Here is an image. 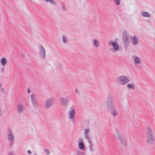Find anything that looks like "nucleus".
I'll return each instance as SVG.
<instances>
[{
    "label": "nucleus",
    "instance_id": "nucleus-1",
    "mask_svg": "<svg viewBox=\"0 0 155 155\" xmlns=\"http://www.w3.org/2000/svg\"><path fill=\"white\" fill-rule=\"evenodd\" d=\"M129 79L126 76L121 75L117 78V83L119 84L123 85L125 84L129 81Z\"/></svg>",
    "mask_w": 155,
    "mask_h": 155
},
{
    "label": "nucleus",
    "instance_id": "nucleus-2",
    "mask_svg": "<svg viewBox=\"0 0 155 155\" xmlns=\"http://www.w3.org/2000/svg\"><path fill=\"white\" fill-rule=\"evenodd\" d=\"M108 43L110 46L112 47L111 50L113 52H115L119 50V46L117 42L110 40L109 41Z\"/></svg>",
    "mask_w": 155,
    "mask_h": 155
},
{
    "label": "nucleus",
    "instance_id": "nucleus-3",
    "mask_svg": "<svg viewBox=\"0 0 155 155\" xmlns=\"http://www.w3.org/2000/svg\"><path fill=\"white\" fill-rule=\"evenodd\" d=\"M78 147L79 150L84 151L86 150V147L83 142V139L80 137L78 140Z\"/></svg>",
    "mask_w": 155,
    "mask_h": 155
},
{
    "label": "nucleus",
    "instance_id": "nucleus-4",
    "mask_svg": "<svg viewBox=\"0 0 155 155\" xmlns=\"http://www.w3.org/2000/svg\"><path fill=\"white\" fill-rule=\"evenodd\" d=\"M75 110L72 107L70 108L68 112V118L69 120L73 121L75 118Z\"/></svg>",
    "mask_w": 155,
    "mask_h": 155
},
{
    "label": "nucleus",
    "instance_id": "nucleus-5",
    "mask_svg": "<svg viewBox=\"0 0 155 155\" xmlns=\"http://www.w3.org/2000/svg\"><path fill=\"white\" fill-rule=\"evenodd\" d=\"M107 106L108 110L115 107L113 98L110 96L108 97L107 99Z\"/></svg>",
    "mask_w": 155,
    "mask_h": 155
},
{
    "label": "nucleus",
    "instance_id": "nucleus-6",
    "mask_svg": "<svg viewBox=\"0 0 155 155\" xmlns=\"http://www.w3.org/2000/svg\"><path fill=\"white\" fill-rule=\"evenodd\" d=\"M31 98L34 108L35 109L38 108L39 107L37 101L36 100V98L35 95L32 94L31 95Z\"/></svg>",
    "mask_w": 155,
    "mask_h": 155
},
{
    "label": "nucleus",
    "instance_id": "nucleus-7",
    "mask_svg": "<svg viewBox=\"0 0 155 155\" xmlns=\"http://www.w3.org/2000/svg\"><path fill=\"white\" fill-rule=\"evenodd\" d=\"M54 99L53 98H51L47 100L45 102V108L48 109L52 106L54 103Z\"/></svg>",
    "mask_w": 155,
    "mask_h": 155
},
{
    "label": "nucleus",
    "instance_id": "nucleus-8",
    "mask_svg": "<svg viewBox=\"0 0 155 155\" xmlns=\"http://www.w3.org/2000/svg\"><path fill=\"white\" fill-rule=\"evenodd\" d=\"M39 54L41 58L43 59H45V58L46 54L45 49L44 47L40 45L39 46Z\"/></svg>",
    "mask_w": 155,
    "mask_h": 155
},
{
    "label": "nucleus",
    "instance_id": "nucleus-9",
    "mask_svg": "<svg viewBox=\"0 0 155 155\" xmlns=\"http://www.w3.org/2000/svg\"><path fill=\"white\" fill-rule=\"evenodd\" d=\"M146 140L148 144L151 145L154 143L155 142L154 135L146 136Z\"/></svg>",
    "mask_w": 155,
    "mask_h": 155
},
{
    "label": "nucleus",
    "instance_id": "nucleus-10",
    "mask_svg": "<svg viewBox=\"0 0 155 155\" xmlns=\"http://www.w3.org/2000/svg\"><path fill=\"white\" fill-rule=\"evenodd\" d=\"M117 137L119 140L120 141L121 145L123 146L126 145V141L124 136L120 133H118Z\"/></svg>",
    "mask_w": 155,
    "mask_h": 155
},
{
    "label": "nucleus",
    "instance_id": "nucleus-11",
    "mask_svg": "<svg viewBox=\"0 0 155 155\" xmlns=\"http://www.w3.org/2000/svg\"><path fill=\"white\" fill-rule=\"evenodd\" d=\"M108 110L110 111L111 114L113 117H115L118 114L117 110L115 108V107L110 109H108Z\"/></svg>",
    "mask_w": 155,
    "mask_h": 155
},
{
    "label": "nucleus",
    "instance_id": "nucleus-12",
    "mask_svg": "<svg viewBox=\"0 0 155 155\" xmlns=\"http://www.w3.org/2000/svg\"><path fill=\"white\" fill-rule=\"evenodd\" d=\"M123 40L126 46H128L130 41L128 36L126 35H124L123 37Z\"/></svg>",
    "mask_w": 155,
    "mask_h": 155
},
{
    "label": "nucleus",
    "instance_id": "nucleus-13",
    "mask_svg": "<svg viewBox=\"0 0 155 155\" xmlns=\"http://www.w3.org/2000/svg\"><path fill=\"white\" fill-rule=\"evenodd\" d=\"M130 38L132 43L135 45H137L138 42V38L135 35L133 36H130Z\"/></svg>",
    "mask_w": 155,
    "mask_h": 155
},
{
    "label": "nucleus",
    "instance_id": "nucleus-14",
    "mask_svg": "<svg viewBox=\"0 0 155 155\" xmlns=\"http://www.w3.org/2000/svg\"><path fill=\"white\" fill-rule=\"evenodd\" d=\"M93 46L96 48H99L101 44L99 40L97 38H95L93 40Z\"/></svg>",
    "mask_w": 155,
    "mask_h": 155
},
{
    "label": "nucleus",
    "instance_id": "nucleus-15",
    "mask_svg": "<svg viewBox=\"0 0 155 155\" xmlns=\"http://www.w3.org/2000/svg\"><path fill=\"white\" fill-rule=\"evenodd\" d=\"M132 58L134 60V64H141V60L140 58L136 56H134L132 57Z\"/></svg>",
    "mask_w": 155,
    "mask_h": 155
},
{
    "label": "nucleus",
    "instance_id": "nucleus-16",
    "mask_svg": "<svg viewBox=\"0 0 155 155\" xmlns=\"http://www.w3.org/2000/svg\"><path fill=\"white\" fill-rule=\"evenodd\" d=\"M69 98L62 97L59 99L60 102L63 104H67L69 101Z\"/></svg>",
    "mask_w": 155,
    "mask_h": 155
},
{
    "label": "nucleus",
    "instance_id": "nucleus-17",
    "mask_svg": "<svg viewBox=\"0 0 155 155\" xmlns=\"http://www.w3.org/2000/svg\"><path fill=\"white\" fill-rule=\"evenodd\" d=\"M140 15L142 17L150 18L151 17V15L148 12H146L143 11L140 13Z\"/></svg>",
    "mask_w": 155,
    "mask_h": 155
},
{
    "label": "nucleus",
    "instance_id": "nucleus-18",
    "mask_svg": "<svg viewBox=\"0 0 155 155\" xmlns=\"http://www.w3.org/2000/svg\"><path fill=\"white\" fill-rule=\"evenodd\" d=\"M17 111L19 113H21L23 111V106L21 104H17Z\"/></svg>",
    "mask_w": 155,
    "mask_h": 155
},
{
    "label": "nucleus",
    "instance_id": "nucleus-19",
    "mask_svg": "<svg viewBox=\"0 0 155 155\" xmlns=\"http://www.w3.org/2000/svg\"><path fill=\"white\" fill-rule=\"evenodd\" d=\"M146 136L154 135L152 130L150 127H148L146 129Z\"/></svg>",
    "mask_w": 155,
    "mask_h": 155
},
{
    "label": "nucleus",
    "instance_id": "nucleus-20",
    "mask_svg": "<svg viewBox=\"0 0 155 155\" xmlns=\"http://www.w3.org/2000/svg\"><path fill=\"white\" fill-rule=\"evenodd\" d=\"M127 87L128 89L133 90L135 88L134 84L133 83H128L127 84Z\"/></svg>",
    "mask_w": 155,
    "mask_h": 155
},
{
    "label": "nucleus",
    "instance_id": "nucleus-21",
    "mask_svg": "<svg viewBox=\"0 0 155 155\" xmlns=\"http://www.w3.org/2000/svg\"><path fill=\"white\" fill-rule=\"evenodd\" d=\"M88 143L90 150L91 152H93L94 151V146L92 141H91L88 142Z\"/></svg>",
    "mask_w": 155,
    "mask_h": 155
},
{
    "label": "nucleus",
    "instance_id": "nucleus-22",
    "mask_svg": "<svg viewBox=\"0 0 155 155\" xmlns=\"http://www.w3.org/2000/svg\"><path fill=\"white\" fill-rule=\"evenodd\" d=\"M82 150H79L78 149H76V155H85V153L83 152Z\"/></svg>",
    "mask_w": 155,
    "mask_h": 155
},
{
    "label": "nucleus",
    "instance_id": "nucleus-23",
    "mask_svg": "<svg viewBox=\"0 0 155 155\" xmlns=\"http://www.w3.org/2000/svg\"><path fill=\"white\" fill-rule=\"evenodd\" d=\"M84 135L85 139L87 140L88 142L92 141L90 137L89 134H84Z\"/></svg>",
    "mask_w": 155,
    "mask_h": 155
},
{
    "label": "nucleus",
    "instance_id": "nucleus-24",
    "mask_svg": "<svg viewBox=\"0 0 155 155\" xmlns=\"http://www.w3.org/2000/svg\"><path fill=\"white\" fill-rule=\"evenodd\" d=\"M62 41L64 43L66 44L67 43L68 39L66 36H63L62 37Z\"/></svg>",
    "mask_w": 155,
    "mask_h": 155
},
{
    "label": "nucleus",
    "instance_id": "nucleus-25",
    "mask_svg": "<svg viewBox=\"0 0 155 155\" xmlns=\"http://www.w3.org/2000/svg\"><path fill=\"white\" fill-rule=\"evenodd\" d=\"M6 62L7 60L4 58H2L1 60V63L2 65H4Z\"/></svg>",
    "mask_w": 155,
    "mask_h": 155
},
{
    "label": "nucleus",
    "instance_id": "nucleus-26",
    "mask_svg": "<svg viewBox=\"0 0 155 155\" xmlns=\"http://www.w3.org/2000/svg\"><path fill=\"white\" fill-rule=\"evenodd\" d=\"M43 151L46 155H49L50 153V151L46 148H45L44 149Z\"/></svg>",
    "mask_w": 155,
    "mask_h": 155
},
{
    "label": "nucleus",
    "instance_id": "nucleus-27",
    "mask_svg": "<svg viewBox=\"0 0 155 155\" xmlns=\"http://www.w3.org/2000/svg\"><path fill=\"white\" fill-rule=\"evenodd\" d=\"M115 4L119 5L120 3V0H113Z\"/></svg>",
    "mask_w": 155,
    "mask_h": 155
},
{
    "label": "nucleus",
    "instance_id": "nucleus-28",
    "mask_svg": "<svg viewBox=\"0 0 155 155\" xmlns=\"http://www.w3.org/2000/svg\"><path fill=\"white\" fill-rule=\"evenodd\" d=\"M0 88L1 89V92L4 93H5L6 92V90L5 89H4L3 88H2L1 86V84H0Z\"/></svg>",
    "mask_w": 155,
    "mask_h": 155
},
{
    "label": "nucleus",
    "instance_id": "nucleus-29",
    "mask_svg": "<svg viewBox=\"0 0 155 155\" xmlns=\"http://www.w3.org/2000/svg\"><path fill=\"white\" fill-rule=\"evenodd\" d=\"M14 140L13 134L10 132V141H13Z\"/></svg>",
    "mask_w": 155,
    "mask_h": 155
},
{
    "label": "nucleus",
    "instance_id": "nucleus-30",
    "mask_svg": "<svg viewBox=\"0 0 155 155\" xmlns=\"http://www.w3.org/2000/svg\"><path fill=\"white\" fill-rule=\"evenodd\" d=\"M89 132L90 129L88 128L86 129L84 131V134H89Z\"/></svg>",
    "mask_w": 155,
    "mask_h": 155
},
{
    "label": "nucleus",
    "instance_id": "nucleus-31",
    "mask_svg": "<svg viewBox=\"0 0 155 155\" xmlns=\"http://www.w3.org/2000/svg\"><path fill=\"white\" fill-rule=\"evenodd\" d=\"M48 2L52 5H55V2L53 0H49Z\"/></svg>",
    "mask_w": 155,
    "mask_h": 155
},
{
    "label": "nucleus",
    "instance_id": "nucleus-32",
    "mask_svg": "<svg viewBox=\"0 0 155 155\" xmlns=\"http://www.w3.org/2000/svg\"><path fill=\"white\" fill-rule=\"evenodd\" d=\"M61 8L63 11H66L67 10V9L65 7V4L64 3H63V6L61 7Z\"/></svg>",
    "mask_w": 155,
    "mask_h": 155
},
{
    "label": "nucleus",
    "instance_id": "nucleus-33",
    "mask_svg": "<svg viewBox=\"0 0 155 155\" xmlns=\"http://www.w3.org/2000/svg\"><path fill=\"white\" fill-rule=\"evenodd\" d=\"M84 125H88L89 124V121L88 120H85L84 121Z\"/></svg>",
    "mask_w": 155,
    "mask_h": 155
},
{
    "label": "nucleus",
    "instance_id": "nucleus-34",
    "mask_svg": "<svg viewBox=\"0 0 155 155\" xmlns=\"http://www.w3.org/2000/svg\"><path fill=\"white\" fill-rule=\"evenodd\" d=\"M101 105L102 107L103 108H105L106 107V105L105 104V103H102L101 104Z\"/></svg>",
    "mask_w": 155,
    "mask_h": 155
},
{
    "label": "nucleus",
    "instance_id": "nucleus-35",
    "mask_svg": "<svg viewBox=\"0 0 155 155\" xmlns=\"http://www.w3.org/2000/svg\"><path fill=\"white\" fill-rule=\"evenodd\" d=\"M27 153H28V154H31V151H30V150H28L27 151Z\"/></svg>",
    "mask_w": 155,
    "mask_h": 155
},
{
    "label": "nucleus",
    "instance_id": "nucleus-36",
    "mask_svg": "<svg viewBox=\"0 0 155 155\" xmlns=\"http://www.w3.org/2000/svg\"><path fill=\"white\" fill-rule=\"evenodd\" d=\"M1 71L2 72H3L4 71V68H2L1 69Z\"/></svg>",
    "mask_w": 155,
    "mask_h": 155
},
{
    "label": "nucleus",
    "instance_id": "nucleus-37",
    "mask_svg": "<svg viewBox=\"0 0 155 155\" xmlns=\"http://www.w3.org/2000/svg\"><path fill=\"white\" fill-rule=\"evenodd\" d=\"M13 141H12L11 142H10V146H12V145L13 144Z\"/></svg>",
    "mask_w": 155,
    "mask_h": 155
},
{
    "label": "nucleus",
    "instance_id": "nucleus-38",
    "mask_svg": "<svg viewBox=\"0 0 155 155\" xmlns=\"http://www.w3.org/2000/svg\"><path fill=\"white\" fill-rule=\"evenodd\" d=\"M9 136H10V134H8V140H10V137H9Z\"/></svg>",
    "mask_w": 155,
    "mask_h": 155
},
{
    "label": "nucleus",
    "instance_id": "nucleus-39",
    "mask_svg": "<svg viewBox=\"0 0 155 155\" xmlns=\"http://www.w3.org/2000/svg\"><path fill=\"white\" fill-rule=\"evenodd\" d=\"M30 92V90L29 88L28 89V93H29Z\"/></svg>",
    "mask_w": 155,
    "mask_h": 155
},
{
    "label": "nucleus",
    "instance_id": "nucleus-40",
    "mask_svg": "<svg viewBox=\"0 0 155 155\" xmlns=\"http://www.w3.org/2000/svg\"><path fill=\"white\" fill-rule=\"evenodd\" d=\"M78 91V89L77 88H76L75 89V92L76 93H77V92Z\"/></svg>",
    "mask_w": 155,
    "mask_h": 155
},
{
    "label": "nucleus",
    "instance_id": "nucleus-41",
    "mask_svg": "<svg viewBox=\"0 0 155 155\" xmlns=\"http://www.w3.org/2000/svg\"><path fill=\"white\" fill-rule=\"evenodd\" d=\"M46 2H48L49 0H44Z\"/></svg>",
    "mask_w": 155,
    "mask_h": 155
},
{
    "label": "nucleus",
    "instance_id": "nucleus-42",
    "mask_svg": "<svg viewBox=\"0 0 155 155\" xmlns=\"http://www.w3.org/2000/svg\"><path fill=\"white\" fill-rule=\"evenodd\" d=\"M10 155H14L12 153H10Z\"/></svg>",
    "mask_w": 155,
    "mask_h": 155
},
{
    "label": "nucleus",
    "instance_id": "nucleus-43",
    "mask_svg": "<svg viewBox=\"0 0 155 155\" xmlns=\"http://www.w3.org/2000/svg\"><path fill=\"white\" fill-rule=\"evenodd\" d=\"M147 21L149 22H150V21L149 20H147Z\"/></svg>",
    "mask_w": 155,
    "mask_h": 155
}]
</instances>
